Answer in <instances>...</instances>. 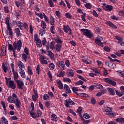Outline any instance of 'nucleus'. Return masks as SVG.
Returning <instances> with one entry per match:
<instances>
[{
	"mask_svg": "<svg viewBox=\"0 0 124 124\" xmlns=\"http://www.w3.org/2000/svg\"><path fill=\"white\" fill-rule=\"evenodd\" d=\"M80 31L83 32V35L88 37V38H91L93 35V33L89 29H82Z\"/></svg>",
	"mask_w": 124,
	"mask_h": 124,
	"instance_id": "f257e3e1",
	"label": "nucleus"
},
{
	"mask_svg": "<svg viewBox=\"0 0 124 124\" xmlns=\"http://www.w3.org/2000/svg\"><path fill=\"white\" fill-rule=\"evenodd\" d=\"M13 46L15 47V50L17 51H20L22 48V42L21 40H19L17 42H15L13 43Z\"/></svg>",
	"mask_w": 124,
	"mask_h": 124,
	"instance_id": "f03ea898",
	"label": "nucleus"
},
{
	"mask_svg": "<svg viewBox=\"0 0 124 124\" xmlns=\"http://www.w3.org/2000/svg\"><path fill=\"white\" fill-rule=\"evenodd\" d=\"M5 23L7 25V29L9 31V33L10 35H13V31L10 27V24H9V19L8 18H6Z\"/></svg>",
	"mask_w": 124,
	"mask_h": 124,
	"instance_id": "7ed1b4c3",
	"label": "nucleus"
},
{
	"mask_svg": "<svg viewBox=\"0 0 124 124\" xmlns=\"http://www.w3.org/2000/svg\"><path fill=\"white\" fill-rule=\"evenodd\" d=\"M102 41H103V38L100 36H98L95 39V43L96 44H97L99 46H102L103 45V43H102Z\"/></svg>",
	"mask_w": 124,
	"mask_h": 124,
	"instance_id": "20e7f679",
	"label": "nucleus"
},
{
	"mask_svg": "<svg viewBox=\"0 0 124 124\" xmlns=\"http://www.w3.org/2000/svg\"><path fill=\"white\" fill-rule=\"evenodd\" d=\"M104 81L112 86H116L117 85V83H116L114 80L111 79V78H104Z\"/></svg>",
	"mask_w": 124,
	"mask_h": 124,
	"instance_id": "39448f33",
	"label": "nucleus"
},
{
	"mask_svg": "<svg viewBox=\"0 0 124 124\" xmlns=\"http://www.w3.org/2000/svg\"><path fill=\"white\" fill-rule=\"evenodd\" d=\"M104 111L106 113V115H107L108 116H111V117H115V116H116L115 114H114L113 113H112V110L110 108V110L107 108H106L105 109Z\"/></svg>",
	"mask_w": 124,
	"mask_h": 124,
	"instance_id": "423d86ee",
	"label": "nucleus"
},
{
	"mask_svg": "<svg viewBox=\"0 0 124 124\" xmlns=\"http://www.w3.org/2000/svg\"><path fill=\"white\" fill-rule=\"evenodd\" d=\"M16 84L17 85V89L23 90V86H24V82L19 80H16Z\"/></svg>",
	"mask_w": 124,
	"mask_h": 124,
	"instance_id": "0eeeda50",
	"label": "nucleus"
},
{
	"mask_svg": "<svg viewBox=\"0 0 124 124\" xmlns=\"http://www.w3.org/2000/svg\"><path fill=\"white\" fill-rule=\"evenodd\" d=\"M116 39L117 40H118V43L120 45L122 46H124V42L123 41V39L121 37H119L118 36H115Z\"/></svg>",
	"mask_w": 124,
	"mask_h": 124,
	"instance_id": "6e6552de",
	"label": "nucleus"
},
{
	"mask_svg": "<svg viewBox=\"0 0 124 124\" xmlns=\"http://www.w3.org/2000/svg\"><path fill=\"white\" fill-rule=\"evenodd\" d=\"M58 66L62 70H64V69H65V64H64V62L62 61H59Z\"/></svg>",
	"mask_w": 124,
	"mask_h": 124,
	"instance_id": "1a4fd4ad",
	"label": "nucleus"
},
{
	"mask_svg": "<svg viewBox=\"0 0 124 124\" xmlns=\"http://www.w3.org/2000/svg\"><path fill=\"white\" fill-rule=\"evenodd\" d=\"M9 86L10 88L12 89V90H15V89H16V85L15 84L14 81H9Z\"/></svg>",
	"mask_w": 124,
	"mask_h": 124,
	"instance_id": "9d476101",
	"label": "nucleus"
},
{
	"mask_svg": "<svg viewBox=\"0 0 124 124\" xmlns=\"http://www.w3.org/2000/svg\"><path fill=\"white\" fill-rule=\"evenodd\" d=\"M18 72L20 74V75L22 77V78H26V74H25V71H24V70H23V69L19 68L18 69Z\"/></svg>",
	"mask_w": 124,
	"mask_h": 124,
	"instance_id": "9b49d317",
	"label": "nucleus"
},
{
	"mask_svg": "<svg viewBox=\"0 0 124 124\" xmlns=\"http://www.w3.org/2000/svg\"><path fill=\"white\" fill-rule=\"evenodd\" d=\"M1 53L3 56H6V46H2L1 47Z\"/></svg>",
	"mask_w": 124,
	"mask_h": 124,
	"instance_id": "f8f14e48",
	"label": "nucleus"
},
{
	"mask_svg": "<svg viewBox=\"0 0 124 124\" xmlns=\"http://www.w3.org/2000/svg\"><path fill=\"white\" fill-rule=\"evenodd\" d=\"M64 89L65 90L66 93H71V90H70V88L67 84H64Z\"/></svg>",
	"mask_w": 124,
	"mask_h": 124,
	"instance_id": "ddd939ff",
	"label": "nucleus"
},
{
	"mask_svg": "<svg viewBox=\"0 0 124 124\" xmlns=\"http://www.w3.org/2000/svg\"><path fill=\"white\" fill-rule=\"evenodd\" d=\"M13 74L14 75V78L15 81H17L18 79V78H19V75H18V72L16 71H12Z\"/></svg>",
	"mask_w": 124,
	"mask_h": 124,
	"instance_id": "4468645a",
	"label": "nucleus"
},
{
	"mask_svg": "<svg viewBox=\"0 0 124 124\" xmlns=\"http://www.w3.org/2000/svg\"><path fill=\"white\" fill-rule=\"evenodd\" d=\"M67 73L70 77H73L74 76V72H73V70L71 69H68L67 70Z\"/></svg>",
	"mask_w": 124,
	"mask_h": 124,
	"instance_id": "2eb2a0df",
	"label": "nucleus"
},
{
	"mask_svg": "<svg viewBox=\"0 0 124 124\" xmlns=\"http://www.w3.org/2000/svg\"><path fill=\"white\" fill-rule=\"evenodd\" d=\"M16 24L17 25V26L20 28V30H23V29H24V26L23 23H22L21 21H16Z\"/></svg>",
	"mask_w": 124,
	"mask_h": 124,
	"instance_id": "dca6fc26",
	"label": "nucleus"
},
{
	"mask_svg": "<svg viewBox=\"0 0 124 124\" xmlns=\"http://www.w3.org/2000/svg\"><path fill=\"white\" fill-rule=\"evenodd\" d=\"M29 112L30 113L33 112L34 110V104H33V102L31 103V107H29Z\"/></svg>",
	"mask_w": 124,
	"mask_h": 124,
	"instance_id": "f3484780",
	"label": "nucleus"
},
{
	"mask_svg": "<svg viewBox=\"0 0 124 124\" xmlns=\"http://www.w3.org/2000/svg\"><path fill=\"white\" fill-rule=\"evenodd\" d=\"M57 84L58 85V88L61 90H62L63 89V86L62 85V81L59 80L57 81Z\"/></svg>",
	"mask_w": 124,
	"mask_h": 124,
	"instance_id": "a211bd4d",
	"label": "nucleus"
},
{
	"mask_svg": "<svg viewBox=\"0 0 124 124\" xmlns=\"http://www.w3.org/2000/svg\"><path fill=\"white\" fill-rule=\"evenodd\" d=\"M72 91L74 93H75L76 94H77V95H79V94H78V93H77V92H79V90H78V88L76 87H73L72 88Z\"/></svg>",
	"mask_w": 124,
	"mask_h": 124,
	"instance_id": "6ab92c4d",
	"label": "nucleus"
},
{
	"mask_svg": "<svg viewBox=\"0 0 124 124\" xmlns=\"http://www.w3.org/2000/svg\"><path fill=\"white\" fill-rule=\"evenodd\" d=\"M108 93L111 95H114V94H115V91L113 89H112L111 88H108Z\"/></svg>",
	"mask_w": 124,
	"mask_h": 124,
	"instance_id": "aec40b11",
	"label": "nucleus"
},
{
	"mask_svg": "<svg viewBox=\"0 0 124 124\" xmlns=\"http://www.w3.org/2000/svg\"><path fill=\"white\" fill-rule=\"evenodd\" d=\"M41 27L42 28V29H46V27H47V25H46V23H45V21L44 20L41 21Z\"/></svg>",
	"mask_w": 124,
	"mask_h": 124,
	"instance_id": "412c9836",
	"label": "nucleus"
},
{
	"mask_svg": "<svg viewBox=\"0 0 124 124\" xmlns=\"http://www.w3.org/2000/svg\"><path fill=\"white\" fill-rule=\"evenodd\" d=\"M8 101L10 102L11 103H15V100H14V98L12 96H9L8 98Z\"/></svg>",
	"mask_w": 124,
	"mask_h": 124,
	"instance_id": "4be33fe9",
	"label": "nucleus"
},
{
	"mask_svg": "<svg viewBox=\"0 0 124 124\" xmlns=\"http://www.w3.org/2000/svg\"><path fill=\"white\" fill-rule=\"evenodd\" d=\"M55 49L57 52H60V51H61V49H62V45L60 44L56 45Z\"/></svg>",
	"mask_w": 124,
	"mask_h": 124,
	"instance_id": "5701e85b",
	"label": "nucleus"
},
{
	"mask_svg": "<svg viewBox=\"0 0 124 124\" xmlns=\"http://www.w3.org/2000/svg\"><path fill=\"white\" fill-rule=\"evenodd\" d=\"M37 43H36L37 47H42V42H41V40L39 39L38 40L36 41Z\"/></svg>",
	"mask_w": 124,
	"mask_h": 124,
	"instance_id": "b1692460",
	"label": "nucleus"
},
{
	"mask_svg": "<svg viewBox=\"0 0 124 124\" xmlns=\"http://www.w3.org/2000/svg\"><path fill=\"white\" fill-rule=\"evenodd\" d=\"M51 120L53 122H57L58 121V119H57V115L55 114H52L51 115Z\"/></svg>",
	"mask_w": 124,
	"mask_h": 124,
	"instance_id": "393cba45",
	"label": "nucleus"
},
{
	"mask_svg": "<svg viewBox=\"0 0 124 124\" xmlns=\"http://www.w3.org/2000/svg\"><path fill=\"white\" fill-rule=\"evenodd\" d=\"M15 31L17 37L21 35V32H20V29L19 28H16Z\"/></svg>",
	"mask_w": 124,
	"mask_h": 124,
	"instance_id": "a878e982",
	"label": "nucleus"
},
{
	"mask_svg": "<svg viewBox=\"0 0 124 124\" xmlns=\"http://www.w3.org/2000/svg\"><path fill=\"white\" fill-rule=\"evenodd\" d=\"M106 8L107 10H108V11H111V10H113L114 7L110 5H107L106 6Z\"/></svg>",
	"mask_w": 124,
	"mask_h": 124,
	"instance_id": "bb28decb",
	"label": "nucleus"
},
{
	"mask_svg": "<svg viewBox=\"0 0 124 124\" xmlns=\"http://www.w3.org/2000/svg\"><path fill=\"white\" fill-rule=\"evenodd\" d=\"M57 37L58 38L57 39L55 38L54 40L56 42L57 44H62V40L59 38V36H57Z\"/></svg>",
	"mask_w": 124,
	"mask_h": 124,
	"instance_id": "cd10ccee",
	"label": "nucleus"
},
{
	"mask_svg": "<svg viewBox=\"0 0 124 124\" xmlns=\"http://www.w3.org/2000/svg\"><path fill=\"white\" fill-rule=\"evenodd\" d=\"M47 53L48 56L51 57L52 60H54V59H55V57H54V54L53 52H52V51H48Z\"/></svg>",
	"mask_w": 124,
	"mask_h": 124,
	"instance_id": "c85d7f7f",
	"label": "nucleus"
},
{
	"mask_svg": "<svg viewBox=\"0 0 124 124\" xmlns=\"http://www.w3.org/2000/svg\"><path fill=\"white\" fill-rule=\"evenodd\" d=\"M49 47H50V49H51L52 50H54V49H55V42L54 41H52L50 43Z\"/></svg>",
	"mask_w": 124,
	"mask_h": 124,
	"instance_id": "c756f323",
	"label": "nucleus"
},
{
	"mask_svg": "<svg viewBox=\"0 0 124 124\" xmlns=\"http://www.w3.org/2000/svg\"><path fill=\"white\" fill-rule=\"evenodd\" d=\"M18 66L19 67V68H25V65H24V63H23V62H22L21 61L18 63Z\"/></svg>",
	"mask_w": 124,
	"mask_h": 124,
	"instance_id": "7c9ffc66",
	"label": "nucleus"
},
{
	"mask_svg": "<svg viewBox=\"0 0 124 124\" xmlns=\"http://www.w3.org/2000/svg\"><path fill=\"white\" fill-rule=\"evenodd\" d=\"M8 47L9 50H10V51H14L16 50L15 47H14L13 46H12V45L11 44H9L8 45Z\"/></svg>",
	"mask_w": 124,
	"mask_h": 124,
	"instance_id": "2f4dec72",
	"label": "nucleus"
},
{
	"mask_svg": "<svg viewBox=\"0 0 124 124\" xmlns=\"http://www.w3.org/2000/svg\"><path fill=\"white\" fill-rule=\"evenodd\" d=\"M1 121L3 124H8V121L7 120L6 118L4 117H2L1 118Z\"/></svg>",
	"mask_w": 124,
	"mask_h": 124,
	"instance_id": "473e14b6",
	"label": "nucleus"
},
{
	"mask_svg": "<svg viewBox=\"0 0 124 124\" xmlns=\"http://www.w3.org/2000/svg\"><path fill=\"white\" fill-rule=\"evenodd\" d=\"M20 101H19V98H16V105L17 106V108H20Z\"/></svg>",
	"mask_w": 124,
	"mask_h": 124,
	"instance_id": "72a5a7b5",
	"label": "nucleus"
},
{
	"mask_svg": "<svg viewBox=\"0 0 124 124\" xmlns=\"http://www.w3.org/2000/svg\"><path fill=\"white\" fill-rule=\"evenodd\" d=\"M84 5L85 7L87 8V9H91V8H92V4H91L90 3H87Z\"/></svg>",
	"mask_w": 124,
	"mask_h": 124,
	"instance_id": "f704fd0d",
	"label": "nucleus"
},
{
	"mask_svg": "<svg viewBox=\"0 0 124 124\" xmlns=\"http://www.w3.org/2000/svg\"><path fill=\"white\" fill-rule=\"evenodd\" d=\"M1 104L4 109V111L5 113H6V107L5 106V102H4L3 101H1Z\"/></svg>",
	"mask_w": 124,
	"mask_h": 124,
	"instance_id": "c9c22d12",
	"label": "nucleus"
},
{
	"mask_svg": "<svg viewBox=\"0 0 124 124\" xmlns=\"http://www.w3.org/2000/svg\"><path fill=\"white\" fill-rule=\"evenodd\" d=\"M116 121L118 122L119 123H123L124 124V118H118L116 119Z\"/></svg>",
	"mask_w": 124,
	"mask_h": 124,
	"instance_id": "e433bc0d",
	"label": "nucleus"
},
{
	"mask_svg": "<svg viewBox=\"0 0 124 124\" xmlns=\"http://www.w3.org/2000/svg\"><path fill=\"white\" fill-rule=\"evenodd\" d=\"M64 71H61L60 74L57 75V77H63L64 76Z\"/></svg>",
	"mask_w": 124,
	"mask_h": 124,
	"instance_id": "4c0bfd02",
	"label": "nucleus"
},
{
	"mask_svg": "<svg viewBox=\"0 0 124 124\" xmlns=\"http://www.w3.org/2000/svg\"><path fill=\"white\" fill-rule=\"evenodd\" d=\"M50 31L51 33H53V34H55V27H54V25H52L51 26Z\"/></svg>",
	"mask_w": 124,
	"mask_h": 124,
	"instance_id": "58836bf2",
	"label": "nucleus"
},
{
	"mask_svg": "<svg viewBox=\"0 0 124 124\" xmlns=\"http://www.w3.org/2000/svg\"><path fill=\"white\" fill-rule=\"evenodd\" d=\"M43 98L44 100H50V97L49 96V95L48 94H45L43 96Z\"/></svg>",
	"mask_w": 124,
	"mask_h": 124,
	"instance_id": "ea45409f",
	"label": "nucleus"
},
{
	"mask_svg": "<svg viewBox=\"0 0 124 124\" xmlns=\"http://www.w3.org/2000/svg\"><path fill=\"white\" fill-rule=\"evenodd\" d=\"M69 29V26H68V25L67 26H63V30L64 31H65V32L67 33L68 32V29Z\"/></svg>",
	"mask_w": 124,
	"mask_h": 124,
	"instance_id": "a19ab883",
	"label": "nucleus"
},
{
	"mask_svg": "<svg viewBox=\"0 0 124 124\" xmlns=\"http://www.w3.org/2000/svg\"><path fill=\"white\" fill-rule=\"evenodd\" d=\"M22 58L23 59V60H25V62H27L28 56H27L25 53H23L22 54Z\"/></svg>",
	"mask_w": 124,
	"mask_h": 124,
	"instance_id": "79ce46f5",
	"label": "nucleus"
},
{
	"mask_svg": "<svg viewBox=\"0 0 124 124\" xmlns=\"http://www.w3.org/2000/svg\"><path fill=\"white\" fill-rule=\"evenodd\" d=\"M35 14L37 16H38V17H40V18H41V19H43V18H44V17L43 16V15L41 13L38 14L36 12H35Z\"/></svg>",
	"mask_w": 124,
	"mask_h": 124,
	"instance_id": "37998d69",
	"label": "nucleus"
},
{
	"mask_svg": "<svg viewBox=\"0 0 124 124\" xmlns=\"http://www.w3.org/2000/svg\"><path fill=\"white\" fill-rule=\"evenodd\" d=\"M78 94L79 95H79V96H82L83 97H89V95L85 93H81Z\"/></svg>",
	"mask_w": 124,
	"mask_h": 124,
	"instance_id": "c03bdc74",
	"label": "nucleus"
},
{
	"mask_svg": "<svg viewBox=\"0 0 124 124\" xmlns=\"http://www.w3.org/2000/svg\"><path fill=\"white\" fill-rule=\"evenodd\" d=\"M94 87H96L97 89H102V88H103V86L98 83L94 85Z\"/></svg>",
	"mask_w": 124,
	"mask_h": 124,
	"instance_id": "a18cd8bd",
	"label": "nucleus"
},
{
	"mask_svg": "<svg viewBox=\"0 0 124 124\" xmlns=\"http://www.w3.org/2000/svg\"><path fill=\"white\" fill-rule=\"evenodd\" d=\"M45 29H41L39 31V34H41V35L42 36L43 35V33H45L46 31L45 30Z\"/></svg>",
	"mask_w": 124,
	"mask_h": 124,
	"instance_id": "49530a36",
	"label": "nucleus"
},
{
	"mask_svg": "<svg viewBox=\"0 0 124 124\" xmlns=\"http://www.w3.org/2000/svg\"><path fill=\"white\" fill-rule=\"evenodd\" d=\"M107 25L108 26H109V27H110V28H114V24H113V23H112L110 21H108L107 22Z\"/></svg>",
	"mask_w": 124,
	"mask_h": 124,
	"instance_id": "de8ad7c7",
	"label": "nucleus"
},
{
	"mask_svg": "<svg viewBox=\"0 0 124 124\" xmlns=\"http://www.w3.org/2000/svg\"><path fill=\"white\" fill-rule=\"evenodd\" d=\"M2 68L4 72L6 73V72L7 71V68L4 65V63H2Z\"/></svg>",
	"mask_w": 124,
	"mask_h": 124,
	"instance_id": "09e8293b",
	"label": "nucleus"
},
{
	"mask_svg": "<svg viewBox=\"0 0 124 124\" xmlns=\"http://www.w3.org/2000/svg\"><path fill=\"white\" fill-rule=\"evenodd\" d=\"M65 16L66 17V18H68L69 19H71L72 17V16H71V15L68 13H66L65 14Z\"/></svg>",
	"mask_w": 124,
	"mask_h": 124,
	"instance_id": "8fccbe9b",
	"label": "nucleus"
},
{
	"mask_svg": "<svg viewBox=\"0 0 124 124\" xmlns=\"http://www.w3.org/2000/svg\"><path fill=\"white\" fill-rule=\"evenodd\" d=\"M115 93L117 95H118V96H120V97L123 96V93L118 91L117 90H115Z\"/></svg>",
	"mask_w": 124,
	"mask_h": 124,
	"instance_id": "3c124183",
	"label": "nucleus"
},
{
	"mask_svg": "<svg viewBox=\"0 0 124 124\" xmlns=\"http://www.w3.org/2000/svg\"><path fill=\"white\" fill-rule=\"evenodd\" d=\"M48 4L50 7H54V3L52 0H48Z\"/></svg>",
	"mask_w": 124,
	"mask_h": 124,
	"instance_id": "603ef678",
	"label": "nucleus"
},
{
	"mask_svg": "<svg viewBox=\"0 0 124 124\" xmlns=\"http://www.w3.org/2000/svg\"><path fill=\"white\" fill-rule=\"evenodd\" d=\"M64 105L66 106L67 108H68L69 107V102L67 100H64Z\"/></svg>",
	"mask_w": 124,
	"mask_h": 124,
	"instance_id": "864d4df0",
	"label": "nucleus"
},
{
	"mask_svg": "<svg viewBox=\"0 0 124 124\" xmlns=\"http://www.w3.org/2000/svg\"><path fill=\"white\" fill-rule=\"evenodd\" d=\"M119 16L124 17V10H122L119 13Z\"/></svg>",
	"mask_w": 124,
	"mask_h": 124,
	"instance_id": "5fc2aeb1",
	"label": "nucleus"
},
{
	"mask_svg": "<svg viewBox=\"0 0 124 124\" xmlns=\"http://www.w3.org/2000/svg\"><path fill=\"white\" fill-rule=\"evenodd\" d=\"M93 14L94 16V17H98V14H97V13H96V11H95V10H94L93 11Z\"/></svg>",
	"mask_w": 124,
	"mask_h": 124,
	"instance_id": "6e6d98bb",
	"label": "nucleus"
},
{
	"mask_svg": "<svg viewBox=\"0 0 124 124\" xmlns=\"http://www.w3.org/2000/svg\"><path fill=\"white\" fill-rule=\"evenodd\" d=\"M77 112L79 114V115H81V114L82 113V108H81V107H79L78 108Z\"/></svg>",
	"mask_w": 124,
	"mask_h": 124,
	"instance_id": "4d7b16f0",
	"label": "nucleus"
},
{
	"mask_svg": "<svg viewBox=\"0 0 124 124\" xmlns=\"http://www.w3.org/2000/svg\"><path fill=\"white\" fill-rule=\"evenodd\" d=\"M39 38L38 37V35L35 34L34 35V41H36L37 40H39Z\"/></svg>",
	"mask_w": 124,
	"mask_h": 124,
	"instance_id": "13d9d810",
	"label": "nucleus"
},
{
	"mask_svg": "<svg viewBox=\"0 0 124 124\" xmlns=\"http://www.w3.org/2000/svg\"><path fill=\"white\" fill-rule=\"evenodd\" d=\"M29 67H30V66H28V73L29 74V75H32V71L31 69H29Z\"/></svg>",
	"mask_w": 124,
	"mask_h": 124,
	"instance_id": "bf43d9fd",
	"label": "nucleus"
},
{
	"mask_svg": "<svg viewBox=\"0 0 124 124\" xmlns=\"http://www.w3.org/2000/svg\"><path fill=\"white\" fill-rule=\"evenodd\" d=\"M115 66H116V64L112 62L109 63V67H110V68H115Z\"/></svg>",
	"mask_w": 124,
	"mask_h": 124,
	"instance_id": "052dcab7",
	"label": "nucleus"
},
{
	"mask_svg": "<svg viewBox=\"0 0 124 124\" xmlns=\"http://www.w3.org/2000/svg\"><path fill=\"white\" fill-rule=\"evenodd\" d=\"M4 10L5 13H9V9H8V7H7V6L4 7Z\"/></svg>",
	"mask_w": 124,
	"mask_h": 124,
	"instance_id": "680f3d73",
	"label": "nucleus"
},
{
	"mask_svg": "<svg viewBox=\"0 0 124 124\" xmlns=\"http://www.w3.org/2000/svg\"><path fill=\"white\" fill-rule=\"evenodd\" d=\"M83 118H85V119H90V115L88 113H85L83 115Z\"/></svg>",
	"mask_w": 124,
	"mask_h": 124,
	"instance_id": "e2e57ef3",
	"label": "nucleus"
},
{
	"mask_svg": "<svg viewBox=\"0 0 124 124\" xmlns=\"http://www.w3.org/2000/svg\"><path fill=\"white\" fill-rule=\"evenodd\" d=\"M104 50H105L106 52H110V48L108 46H105L104 47Z\"/></svg>",
	"mask_w": 124,
	"mask_h": 124,
	"instance_id": "0e129e2a",
	"label": "nucleus"
},
{
	"mask_svg": "<svg viewBox=\"0 0 124 124\" xmlns=\"http://www.w3.org/2000/svg\"><path fill=\"white\" fill-rule=\"evenodd\" d=\"M92 71H93V72H94L95 73H97V74H99V72H98V71H97V69L94 68L92 69Z\"/></svg>",
	"mask_w": 124,
	"mask_h": 124,
	"instance_id": "69168bd1",
	"label": "nucleus"
},
{
	"mask_svg": "<svg viewBox=\"0 0 124 124\" xmlns=\"http://www.w3.org/2000/svg\"><path fill=\"white\" fill-rule=\"evenodd\" d=\"M68 100L69 103H70L71 105H74V104H75V103H74V102H73V101H72L71 99L69 98Z\"/></svg>",
	"mask_w": 124,
	"mask_h": 124,
	"instance_id": "338daca9",
	"label": "nucleus"
},
{
	"mask_svg": "<svg viewBox=\"0 0 124 124\" xmlns=\"http://www.w3.org/2000/svg\"><path fill=\"white\" fill-rule=\"evenodd\" d=\"M37 114L38 116L41 117V115H42V112L39 110H37Z\"/></svg>",
	"mask_w": 124,
	"mask_h": 124,
	"instance_id": "774afa93",
	"label": "nucleus"
}]
</instances>
